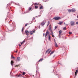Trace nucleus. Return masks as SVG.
Here are the masks:
<instances>
[{
    "instance_id": "f03ea898",
    "label": "nucleus",
    "mask_w": 78,
    "mask_h": 78,
    "mask_svg": "<svg viewBox=\"0 0 78 78\" xmlns=\"http://www.w3.org/2000/svg\"><path fill=\"white\" fill-rule=\"evenodd\" d=\"M51 51V50L50 49H48L47 51H46L45 53L47 54V53H48V54L50 53Z\"/></svg>"
},
{
    "instance_id": "f704fd0d",
    "label": "nucleus",
    "mask_w": 78,
    "mask_h": 78,
    "mask_svg": "<svg viewBox=\"0 0 78 78\" xmlns=\"http://www.w3.org/2000/svg\"><path fill=\"white\" fill-rule=\"evenodd\" d=\"M55 30H56V29L57 28L56 26H55Z\"/></svg>"
},
{
    "instance_id": "f257e3e1",
    "label": "nucleus",
    "mask_w": 78,
    "mask_h": 78,
    "mask_svg": "<svg viewBox=\"0 0 78 78\" xmlns=\"http://www.w3.org/2000/svg\"><path fill=\"white\" fill-rule=\"evenodd\" d=\"M53 19H55V20H58L61 19L60 17H55L54 18H53Z\"/></svg>"
},
{
    "instance_id": "b1692460",
    "label": "nucleus",
    "mask_w": 78,
    "mask_h": 78,
    "mask_svg": "<svg viewBox=\"0 0 78 78\" xmlns=\"http://www.w3.org/2000/svg\"><path fill=\"white\" fill-rule=\"evenodd\" d=\"M26 73L25 72H23V74H22V75H25Z\"/></svg>"
},
{
    "instance_id": "79ce46f5",
    "label": "nucleus",
    "mask_w": 78,
    "mask_h": 78,
    "mask_svg": "<svg viewBox=\"0 0 78 78\" xmlns=\"http://www.w3.org/2000/svg\"><path fill=\"white\" fill-rule=\"evenodd\" d=\"M15 52L17 53V51H16V52Z\"/></svg>"
},
{
    "instance_id": "4c0bfd02",
    "label": "nucleus",
    "mask_w": 78,
    "mask_h": 78,
    "mask_svg": "<svg viewBox=\"0 0 78 78\" xmlns=\"http://www.w3.org/2000/svg\"><path fill=\"white\" fill-rule=\"evenodd\" d=\"M76 24H78V22H77L76 23Z\"/></svg>"
},
{
    "instance_id": "c756f323",
    "label": "nucleus",
    "mask_w": 78,
    "mask_h": 78,
    "mask_svg": "<svg viewBox=\"0 0 78 78\" xmlns=\"http://www.w3.org/2000/svg\"><path fill=\"white\" fill-rule=\"evenodd\" d=\"M28 25V23H27L26 24H25V27H26L27 26V25Z\"/></svg>"
},
{
    "instance_id": "9b49d317",
    "label": "nucleus",
    "mask_w": 78,
    "mask_h": 78,
    "mask_svg": "<svg viewBox=\"0 0 78 78\" xmlns=\"http://www.w3.org/2000/svg\"><path fill=\"white\" fill-rule=\"evenodd\" d=\"M17 60L18 62L20 61V57H17Z\"/></svg>"
},
{
    "instance_id": "de8ad7c7",
    "label": "nucleus",
    "mask_w": 78,
    "mask_h": 78,
    "mask_svg": "<svg viewBox=\"0 0 78 78\" xmlns=\"http://www.w3.org/2000/svg\"><path fill=\"white\" fill-rule=\"evenodd\" d=\"M39 27H40V26H39Z\"/></svg>"
},
{
    "instance_id": "c85d7f7f",
    "label": "nucleus",
    "mask_w": 78,
    "mask_h": 78,
    "mask_svg": "<svg viewBox=\"0 0 78 78\" xmlns=\"http://www.w3.org/2000/svg\"><path fill=\"white\" fill-rule=\"evenodd\" d=\"M31 9H32V8L31 7H29V10H31Z\"/></svg>"
},
{
    "instance_id": "4468645a",
    "label": "nucleus",
    "mask_w": 78,
    "mask_h": 78,
    "mask_svg": "<svg viewBox=\"0 0 78 78\" xmlns=\"http://www.w3.org/2000/svg\"><path fill=\"white\" fill-rule=\"evenodd\" d=\"M78 70H76L75 73L76 76L77 73H78Z\"/></svg>"
},
{
    "instance_id": "39448f33",
    "label": "nucleus",
    "mask_w": 78,
    "mask_h": 78,
    "mask_svg": "<svg viewBox=\"0 0 78 78\" xmlns=\"http://www.w3.org/2000/svg\"><path fill=\"white\" fill-rule=\"evenodd\" d=\"M49 34V32L48 31V30H47V32H46L45 37H46L47 35H48Z\"/></svg>"
},
{
    "instance_id": "ea45409f",
    "label": "nucleus",
    "mask_w": 78,
    "mask_h": 78,
    "mask_svg": "<svg viewBox=\"0 0 78 78\" xmlns=\"http://www.w3.org/2000/svg\"><path fill=\"white\" fill-rule=\"evenodd\" d=\"M19 75H20V76H22V75H21V74H20Z\"/></svg>"
},
{
    "instance_id": "4be33fe9",
    "label": "nucleus",
    "mask_w": 78,
    "mask_h": 78,
    "mask_svg": "<svg viewBox=\"0 0 78 78\" xmlns=\"http://www.w3.org/2000/svg\"><path fill=\"white\" fill-rule=\"evenodd\" d=\"M50 24V21H48V24H47V26H48Z\"/></svg>"
},
{
    "instance_id": "7ed1b4c3",
    "label": "nucleus",
    "mask_w": 78,
    "mask_h": 78,
    "mask_svg": "<svg viewBox=\"0 0 78 78\" xmlns=\"http://www.w3.org/2000/svg\"><path fill=\"white\" fill-rule=\"evenodd\" d=\"M70 25L71 26H73L75 25V22L73 21H71L70 22Z\"/></svg>"
},
{
    "instance_id": "6ab92c4d",
    "label": "nucleus",
    "mask_w": 78,
    "mask_h": 78,
    "mask_svg": "<svg viewBox=\"0 0 78 78\" xmlns=\"http://www.w3.org/2000/svg\"><path fill=\"white\" fill-rule=\"evenodd\" d=\"M51 35H52V37H54V36L53 34V32H51Z\"/></svg>"
},
{
    "instance_id": "aec40b11",
    "label": "nucleus",
    "mask_w": 78,
    "mask_h": 78,
    "mask_svg": "<svg viewBox=\"0 0 78 78\" xmlns=\"http://www.w3.org/2000/svg\"><path fill=\"white\" fill-rule=\"evenodd\" d=\"M11 58H15V57H14L13 56V55H11Z\"/></svg>"
},
{
    "instance_id": "a211bd4d",
    "label": "nucleus",
    "mask_w": 78,
    "mask_h": 78,
    "mask_svg": "<svg viewBox=\"0 0 78 78\" xmlns=\"http://www.w3.org/2000/svg\"><path fill=\"white\" fill-rule=\"evenodd\" d=\"M40 9H43V6H41V7H40L39 8Z\"/></svg>"
},
{
    "instance_id": "dca6fc26",
    "label": "nucleus",
    "mask_w": 78,
    "mask_h": 78,
    "mask_svg": "<svg viewBox=\"0 0 78 78\" xmlns=\"http://www.w3.org/2000/svg\"><path fill=\"white\" fill-rule=\"evenodd\" d=\"M59 34L60 35L62 33V31L61 30H60L59 32Z\"/></svg>"
},
{
    "instance_id": "e433bc0d",
    "label": "nucleus",
    "mask_w": 78,
    "mask_h": 78,
    "mask_svg": "<svg viewBox=\"0 0 78 78\" xmlns=\"http://www.w3.org/2000/svg\"><path fill=\"white\" fill-rule=\"evenodd\" d=\"M54 41L55 43V42H56V41H55V39H54Z\"/></svg>"
},
{
    "instance_id": "9d476101",
    "label": "nucleus",
    "mask_w": 78,
    "mask_h": 78,
    "mask_svg": "<svg viewBox=\"0 0 78 78\" xmlns=\"http://www.w3.org/2000/svg\"><path fill=\"white\" fill-rule=\"evenodd\" d=\"M51 36L50 35H49V37H48V39L50 41H51Z\"/></svg>"
},
{
    "instance_id": "72a5a7b5",
    "label": "nucleus",
    "mask_w": 78,
    "mask_h": 78,
    "mask_svg": "<svg viewBox=\"0 0 78 78\" xmlns=\"http://www.w3.org/2000/svg\"><path fill=\"white\" fill-rule=\"evenodd\" d=\"M24 29V27H23V28L22 29V32H23V30Z\"/></svg>"
},
{
    "instance_id": "f8f14e48",
    "label": "nucleus",
    "mask_w": 78,
    "mask_h": 78,
    "mask_svg": "<svg viewBox=\"0 0 78 78\" xmlns=\"http://www.w3.org/2000/svg\"><path fill=\"white\" fill-rule=\"evenodd\" d=\"M55 47H58V44H57L56 43V42H55Z\"/></svg>"
},
{
    "instance_id": "473e14b6",
    "label": "nucleus",
    "mask_w": 78,
    "mask_h": 78,
    "mask_svg": "<svg viewBox=\"0 0 78 78\" xmlns=\"http://www.w3.org/2000/svg\"><path fill=\"white\" fill-rule=\"evenodd\" d=\"M69 34H72V32H69Z\"/></svg>"
},
{
    "instance_id": "c9c22d12",
    "label": "nucleus",
    "mask_w": 78,
    "mask_h": 78,
    "mask_svg": "<svg viewBox=\"0 0 78 78\" xmlns=\"http://www.w3.org/2000/svg\"><path fill=\"white\" fill-rule=\"evenodd\" d=\"M45 35V34L44 33L43 34V36L44 37Z\"/></svg>"
},
{
    "instance_id": "a18cd8bd",
    "label": "nucleus",
    "mask_w": 78,
    "mask_h": 78,
    "mask_svg": "<svg viewBox=\"0 0 78 78\" xmlns=\"http://www.w3.org/2000/svg\"><path fill=\"white\" fill-rule=\"evenodd\" d=\"M77 17L78 18V16H77Z\"/></svg>"
},
{
    "instance_id": "a19ab883",
    "label": "nucleus",
    "mask_w": 78,
    "mask_h": 78,
    "mask_svg": "<svg viewBox=\"0 0 78 78\" xmlns=\"http://www.w3.org/2000/svg\"><path fill=\"white\" fill-rule=\"evenodd\" d=\"M59 37H60V35H59Z\"/></svg>"
},
{
    "instance_id": "1a4fd4ad",
    "label": "nucleus",
    "mask_w": 78,
    "mask_h": 78,
    "mask_svg": "<svg viewBox=\"0 0 78 78\" xmlns=\"http://www.w3.org/2000/svg\"><path fill=\"white\" fill-rule=\"evenodd\" d=\"M71 10L72 12H75L76 11L74 8H73Z\"/></svg>"
},
{
    "instance_id": "423d86ee",
    "label": "nucleus",
    "mask_w": 78,
    "mask_h": 78,
    "mask_svg": "<svg viewBox=\"0 0 78 78\" xmlns=\"http://www.w3.org/2000/svg\"><path fill=\"white\" fill-rule=\"evenodd\" d=\"M35 33V30H34L33 31H30V32H29V34H33V33Z\"/></svg>"
},
{
    "instance_id": "393cba45",
    "label": "nucleus",
    "mask_w": 78,
    "mask_h": 78,
    "mask_svg": "<svg viewBox=\"0 0 78 78\" xmlns=\"http://www.w3.org/2000/svg\"><path fill=\"white\" fill-rule=\"evenodd\" d=\"M34 5H39V4H38V3H35L34 4Z\"/></svg>"
},
{
    "instance_id": "0eeeda50",
    "label": "nucleus",
    "mask_w": 78,
    "mask_h": 78,
    "mask_svg": "<svg viewBox=\"0 0 78 78\" xmlns=\"http://www.w3.org/2000/svg\"><path fill=\"white\" fill-rule=\"evenodd\" d=\"M25 33H26V35L27 36H28L29 35V32L28 31V30H25Z\"/></svg>"
},
{
    "instance_id": "49530a36",
    "label": "nucleus",
    "mask_w": 78,
    "mask_h": 78,
    "mask_svg": "<svg viewBox=\"0 0 78 78\" xmlns=\"http://www.w3.org/2000/svg\"><path fill=\"white\" fill-rule=\"evenodd\" d=\"M21 73H22V72H21Z\"/></svg>"
},
{
    "instance_id": "2f4dec72",
    "label": "nucleus",
    "mask_w": 78,
    "mask_h": 78,
    "mask_svg": "<svg viewBox=\"0 0 78 78\" xmlns=\"http://www.w3.org/2000/svg\"><path fill=\"white\" fill-rule=\"evenodd\" d=\"M19 66V65H16L15 67H18V66Z\"/></svg>"
},
{
    "instance_id": "412c9836",
    "label": "nucleus",
    "mask_w": 78,
    "mask_h": 78,
    "mask_svg": "<svg viewBox=\"0 0 78 78\" xmlns=\"http://www.w3.org/2000/svg\"><path fill=\"white\" fill-rule=\"evenodd\" d=\"M54 51H53L51 52V54H50V55H51L52 54L54 53Z\"/></svg>"
},
{
    "instance_id": "cd10ccee",
    "label": "nucleus",
    "mask_w": 78,
    "mask_h": 78,
    "mask_svg": "<svg viewBox=\"0 0 78 78\" xmlns=\"http://www.w3.org/2000/svg\"><path fill=\"white\" fill-rule=\"evenodd\" d=\"M16 76H17L18 77H20V75H16Z\"/></svg>"
},
{
    "instance_id": "37998d69",
    "label": "nucleus",
    "mask_w": 78,
    "mask_h": 78,
    "mask_svg": "<svg viewBox=\"0 0 78 78\" xmlns=\"http://www.w3.org/2000/svg\"><path fill=\"white\" fill-rule=\"evenodd\" d=\"M16 52V51H14V52Z\"/></svg>"
},
{
    "instance_id": "bb28decb",
    "label": "nucleus",
    "mask_w": 78,
    "mask_h": 78,
    "mask_svg": "<svg viewBox=\"0 0 78 78\" xmlns=\"http://www.w3.org/2000/svg\"><path fill=\"white\" fill-rule=\"evenodd\" d=\"M68 11L69 12H71V11H72L71 10H70V9L68 10Z\"/></svg>"
},
{
    "instance_id": "58836bf2",
    "label": "nucleus",
    "mask_w": 78,
    "mask_h": 78,
    "mask_svg": "<svg viewBox=\"0 0 78 78\" xmlns=\"http://www.w3.org/2000/svg\"><path fill=\"white\" fill-rule=\"evenodd\" d=\"M19 47H21V45H20V44H19Z\"/></svg>"
},
{
    "instance_id": "6e6552de",
    "label": "nucleus",
    "mask_w": 78,
    "mask_h": 78,
    "mask_svg": "<svg viewBox=\"0 0 78 78\" xmlns=\"http://www.w3.org/2000/svg\"><path fill=\"white\" fill-rule=\"evenodd\" d=\"M49 29L50 31H51V32H53V31H52V30L51 29V25H49Z\"/></svg>"
},
{
    "instance_id": "7c9ffc66",
    "label": "nucleus",
    "mask_w": 78,
    "mask_h": 78,
    "mask_svg": "<svg viewBox=\"0 0 78 78\" xmlns=\"http://www.w3.org/2000/svg\"><path fill=\"white\" fill-rule=\"evenodd\" d=\"M63 30H66V27H65L64 28H63Z\"/></svg>"
},
{
    "instance_id": "a878e982",
    "label": "nucleus",
    "mask_w": 78,
    "mask_h": 78,
    "mask_svg": "<svg viewBox=\"0 0 78 78\" xmlns=\"http://www.w3.org/2000/svg\"><path fill=\"white\" fill-rule=\"evenodd\" d=\"M38 8V6H35V9H37Z\"/></svg>"
},
{
    "instance_id": "ddd939ff",
    "label": "nucleus",
    "mask_w": 78,
    "mask_h": 78,
    "mask_svg": "<svg viewBox=\"0 0 78 78\" xmlns=\"http://www.w3.org/2000/svg\"><path fill=\"white\" fill-rule=\"evenodd\" d=\"M11 65L12 66H13V63H14V62H13V61L12 60L11 61Z\"/></svg>"
},
{
    "instance_id": "c03bdc74",
    "label": "nucleus",
    "mask_w": 78,
    "mask_h": 78,
    "mask_svg": "<svg viewBox=\"0 0 78 78\" xmlns=\"http://www.w3.org/2000/svg\"><path fill=\"white\" fill-rule=\"evenodd\" d=\"M64 24L65 25V23H64Z\"/></svg>"
},
{
    "instance_id": "2eb2a0df",
    "label": "nucleus",
    "mask_w": 78,
    "mask_h": 78,
    "mask_svg": "<svg viewBox=\"0 0 78 78\" xmlns=\"http://www.w3.org/2000/svg\"><path fill=\"white\" fill-rule=\"evenodd\" d=\"M43 60V58H41L39 61H38V62H42Z\"/></svg>"
},
{
    "instance_id": "f3484780",
    "label": "nucleus",
    "mask_w": 78,
    "mask_h": 78,
    "mask_svg": "<svg viewBox=\"0 0 78 78\" xmlns=\"http://www.w3.org/2000/svg\"><path fill=\"white\" fill-rule=\"evenodd\" d=\"M25 42V41H23L22 42H21V45H22V44Z\"/></svg>"
},
{
    "instance_id": "5701e85b",
    "label": "nucleus",
    "mask_w": 78,
    "mask_h": 78,
    "mask_svg": "<svg viewBox=\"0 0 78 78\" xmlns=\"http://www.w3.org/2000/svg\"><path fill=\"white\" fill-rule=\"evenodd\" d=\"M63 23V22H60L58 23V24H60V25H61Z\"/></svg>"
},
{
    "instance_id": "20e7f679",
    "label": "nucleus",
    "mask_w": 78,
    "mask_h": 78,
    "mask_svg": "<svg viewBox=\"0 0 78 78\" xmlns=\"http://www.w3.org/2000/svg\"><path fill=\"white\" fill-rule=\"evenodd\" d=\"M46 22V21H43L41 23V26H43L44 25Z\"/></svg>"
}]
</instances>
